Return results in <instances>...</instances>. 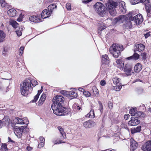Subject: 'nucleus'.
Listing matches in <instances>:
<instances>
[{"instance_id":"nucleus-22","label":"nucleus","mask_w":151,"mask_h":151,"mask_svg":"<svg viewBox=\"0 0 151 151\" xmlns=\"http://www.w3.org/2000/svg\"><path fill=\"white\" fill-rule=\"evenodd\" d=\"M46 96L45 94H42L38 101L39 105H41L45 100Z\"/></svg>"},{"instance_id":"nucleus-37","label":"nucleus","mask_w":151,"mask_h":151,"mask_svg":"<svg viewBox=\"0 0 151 151\" xmlns=\"http://www.w3.org/2000/svg\"><path fill=\"white\" fill-rule=\"evenodd\" d=\"M58 128L63 138H65L66 137V136L65 134L63 132V129L60 127H58Z\"/></svg>"},{"instance_id":"nucleus-20","label":"nucleus","mask_w":151,"mask_h":151,"mask_svg":"<svg viewBox=\"0 0 151 151\" xmlns=\"http://www.w3.org/2000/svg\"><path fill=\"white\" fill-rule=\"evenodd\" d=\"M145 9L148 17H151V5L150 4L145 6Z\"/></svg>"},{"instance_id":"nucleus-24","label":"nucleus","mask_w":151,"mask_h":151,"mask_svg":"<svg viewBox=\"0 0 151 151\" xmlns=\"http://www.w3.org/2000/svg\"><path fill=\"white\" fill-rule=\"evenodd\" d=\"M6 35L3 31L0 30V42H3L4 40Z\"/></svg>"},{"instance_id":"nucleus-46","label":"nucleus","mask_w":151,"mask_h":151,"mask_svg":"<svg viewBox=\"0 0 151 151\" xmlns=\"http://www.w3.org/2000/svg\"><path fill=\"white\" fill-rule=\"evenodd\" d=\"M23 121L24 122L23 124H27L29 123V121L26 117L23 118Z\"/></svg>"},{"instance_id":"nucleus-19","label":"nucleus","mask_w":151,"mask_h":151,"mask_svg":"<svg viewBox=\"0 0 151 151\" xmlns=\"http://www.w3.org/2000/svg\"><path fill=\"white\" fill-rule=\"evenodd\" d=\"M134 69L135 72L139 73L142 70V65L140 63H137L134 67Z\"/></svg>"},{"instance_id":"nucleus-23","label":"nucleus","mask_w":151,"mask_h":151,"mask_svg":"<svg viewBox=\"0 0 151 151\" xmlns=\"http://www.w3.org/2000/svg\"><path fill=\"white\" fill-rule=\"evenodd\" d=\"M145 116V114L143 112L141 111H137L135 114L134 117L135 118L141 117L143 118Z\"/></svg>"},{"instance_id":"nucleus-38","label":"nucleus","mask_w":151,"mask_h":151,"mask_svg":"<svg viewBox=\"0 0 151 151\" xmlns=\"http://www.w3.org/2000/svg\"><path fill=\"white\" fill-rule=\"evenodd\" d=\"M137 112L136 108H134L130 110L129 113L131 114L132 116H135V114H136Z\"/></svg>"},{"instance_id":"nucleus-39","label":"nucleus","mask_w":151,"mask_h":151,"mask_svg":"<svg viewBox=\"0 0 151 151\" xmlns=\"http://www.w3.org/2000/svg\"><path fill=\"white\" fill-rule=\"evenodd\" d=\"M125 25L127 28H130L132 27V24L130 21H127L125 23Z\"/></svg>"},{"instance_id":"nucleus-5","label":"nucleus","mask_w":151,"mask_h":151,"mask_svg":"<svg viewBox=\"0 0 151 151\" xmlns=\"http://www.w3.org/2000/svg\"><path fill=\"white\" fill-rule=\"evenodd\" d=\"M94 9L97 13L100 15L105 13V8L103 4L100 2L96 3L94 5Z\"/></svg>"},{"instance_id":"nucleus-18","label":"nucleus","mask_w":151,"mask_h":151,"mask_svg":"<svg viewBox=\"0 0 151 151\" xmlns=\"http://www.w3.org/2000/svg\"><path fill=\"white\" fill-rule=\"evenodd\" d=\"M17 11L14 9H11L7 11V13L9 16L12 17H14L16 15Z\"/></svg>"},{"instance_id":"nucleus-60","label":"nucleus","mask_w":151,"mask_h":151,"mask_svg":"<svg viewBox=\"0 0 151 151\" xmlns=\"http://www.w3.org/2000/svg\"><path fill=\"white\" fill-rule=\"evenodd\" d=\"M24 47H21L20 48L19 50L20 51H22L21 55H22L23 53V50H24Z\"/></svg>"},{"instance_id":"nucleus-48","label":"nucleus","mask_w":151,"mask_h":151,"mask_svg":"<svg viewBox=\"0 0 151 151\" xmlns=\"http://www.w3.org/2000/svg\"><path fill=\"white\" fill-rule=\"evenodd\" d=\"M66 7L68 10H70L71 9V6L70 4L69 3L66 4Z\"/></svg>"},{"instance_id":"nucleus-53","label":"nucleus","mask_w":151,"mask_h":151,"mask_svg":"<svg viewBox=\"0 0 151 151\" xmlns=\"http://www.w3.org/2000/svg\"><path fill=\"white\" fill-rule=\"evenodd\" d=\"M100 84L102 86H104L106 84V81L105 80H101L100 82Z\"/></svg>"},{"instance_id":"nucleus-3","label":"nucleus","mask_w":151,"mask_h":151,"mask_svg":"<svg viewBox=\"0 0 151 151\" xmlns=\"http://www.w3.org/2000/svg\"><path fill=\"white\" fill-rule=\"evenodd\" d=\"M123 50L122 45L114 43L109 48V52L114 58H117L120 55L121 52Z\"/></svg>"},{"instance_id":"nucleus-27","label":"nucleus","mask_w":151,"mask_h":151,"mask_svg":"<svg viewBox=\"0 0 151 151\" xmlns=\"http://www.w3.org/2000/svg\"><path fill=\"white\" fill-rule=\"evenodd\" d=\"M9 119L8 117L6 116L4 117L2 120V121H1L3 123V126L6 124H9Z\"/></svg>"},{"instance_id":"nucleus-16","label":"nucleus","mask_w":151,"mask_h":151,"mask_svg":"<svg viewBox=\"0 0 151 151\" xmlns=\"http://www.w3.org/2000/svg\"><path fill=\"white\" fill-rule=\"evenodd\" d=\"M101 61L102 63L105 64H107L109 63V58L107 55H104L102 56Z\"/></svg>"},{"instance_id":"nucleus-56","label":"nucleus","mask_w":151,"mask_h":151,"mask_svg":"<svg viewBox=\"0 0 151 151\" xmlns=\"http://www.w3.org/2000/svg\"><path fill=\"white\" fill-rule=\"evenodd\" d=\"M129 116L130 115L129 114H126L124 115V117L125 119L127 120Z\"/></svg>"},{"instance_id":"nucleus-15","label":"nucleus","mask_w":151,"mask_h":151,"mask_svg":"<svg viewBox=\"0 0 151 151\" xmlns=\"http://www.w3.org/2000/svg\"><path fill=\"white\" fill-rule=\"evenodd\" d=\"M119 8L123 13L126 12V6H125V3L124 1H121L119 4Z\"/></svg>"},{"instance_id":"nucleus-35","label":"nucleus","mask_w":151,"mask_h":151,"mask_svg":"<svg viewBox=\"0 0 151 151\" xmlns=\"http://www.w3.org/2000/svg\"><path fill=\"white\" fill-rule=\"evenodd\" d=\"M10 24L14 28H16L18 27V24L14 20H11L10 21Z\"/></svg>"},{"instance_id":"nucleus-26","label":"nucleus","mask_w":151,"mask_h":151,"mask_svg":"<svg viewBox=\"0 0 151 151\" xmlns=\"http://www.w3.org/2000/svg\"><path fill=\"white\" fill-rule=\"evenodd\" d=\"M14 121L16 124H23L24 122L23 121V118L21 119L18 117H17L14 119Z\"/></svg>"},{"instance_id":"nucleus-63","label":"nucleus","mask_w":151,"mask_h":151,"mask_svg":"<svg viewBox=\"0 0 151 151\" xmlns=\"http://www.w3.org/2000/svg\"><path fill=\"white\" fill-rule=\"evenodd\" d=\"M8 139L9 142H11L12 143H14L15 142L13 140H12L11 138L10 137H9Z\"/></svg>"},{"instance_id":"nucleus-52","label":"nucleus","mask_w":151,"mask_h":151,"mask_svg":"<svg viewBox=\"0 0 151 151\" xmlns=\"http://www.w3.org/2000/svg\"><path fill=\"white\" fill-rule=\"evenodd\" d=\"M150 33L151 32H147L146 34H144L145 37V38H147V37H148L149 36H150Z\"/></svg>"},{"instance_id":"nucleus-11","label":"nucleus","mask_w":151,"mask_h":151,"mask_svg":"<svg viewBox=\"0 0 151 151\" xmlns=\"http://www.w3.org/2000/svg\"><path fill=\"white\" fill-rule=\"evenodd\" d=\"M134 52L139 51L140 52L143 50L145 48V46L142 44H135L134 45Z\"/></svg>"},{"instance_id":"nucleus-58","label":"nucleus","mask_w":151,"mask_h":151,"mask_svg":"<svg viewBox=\"0 0 151 151\" xmlns=\"http://www.w3.org/2000/svg\"><path fill=\"white\" fill-rule=\"evenodd\" d=\"M26 149L28 151H31L32 149V147L29 146H28L27 147Z\"/></svg>"},{"instance_id":"nucleus-28","label":"nucleus","mask_w":151,"mask_h":151,"mask_svg":"<svg viewBox=\"0 0 151 151\" xmlns=\"http://www.w3.org/2000/svg\"><path fill=\"white\" fill-rule=\"evenodd\" d=\"M120 78L117 77L114 78L113 79V82L114 84L116 86H119L120 85V83H119Z\"/></svg>"},{"instance_id":"nucleus-7","label":"nucleus","mask_w":151,"mask_h":151,"mask_svg":"<svg viewBox=\"0 0 151 151\" xmlns=\"http://www.w3.org/2000/svg\"><path fill=\"white\" fill-rule=\"evenodd\" d=\"M130 19L132 21H134L137 25L140 24L143 21V17L140 14H139Z\"/></svg>"},{"instance_id":"nucleus-21","label":"nucleus","mask_w":151,"mask_h":151,"mask_svg":"<svg viewBox=\"0 0 151 151\" xmlns=\"http://www.w3.org/2000/svg\"><path fill=\"white\" fill-rule=\"evenodd\" d=\"M68 95H69L70 98L71 99L76 98L78 96V94L77 93L72 91H68Z\"/></svg>"},{"instance_id":"nucleus-17","label":"nucleus","mask_w":151,"mask_h":151,"mask_svg":"<svg viewBox=\"0 0 151 151\" xmlns=\"http://www.w3.org/2000/svg\"><path fill=\"white\" fill-rule=\"evenodd\" d=\"M116 63L118 65V67L121 69L122 68L124 65V62L122 59H117Z\"/></svg>"},{"instance_id":"nucleus-43","label":"nucleus","mask_w":151,"mask_h":151,"mask_svg":"<svg viewBox=\"0 0 151 151\" xmlns=\"http://www.w3.org/2000/svg\"><path fill=\"white\" fill-rule=\"evenodd\" d=\"M134 58V60H137L139 58V55L137 53H135L133 55Z\"/></svg>"},{"instance_id":"nucleus-33","label":"nucleus","mask_w":151,"mask_h":151,"mask_svg":"<svg viewBox=\"0 0 151 151\" xmlns=\"http://www.w3.org/2000/svg\"><path fill=\"white\" fill-rule=\"evenodd\" d=\"M99 24L101 25H103V26H101L99 27L98 32L99 34L100 35L101 34V32L104 29H105L106 28V27L105 26H104L103 25L104 23L102 22H101L100 23H99Z\"/></svg>"},{"instance_id":"nucleus-8","label":"nucleus","mask_w":151,"mask_h":151,"mask_svg":"<svg viewBox=\"0 0 151 151\" xmlns=\"http://www.w3.org/2000/svg\"><path fill=\"white\" fill-rule=\"evenodd\" d=\"M123 68L124 71L127 76L131 75L132 69V65L129 63L126 64Z\"/></svg>"},{"instance_id":"nucleus-42","label":"nucleus","mask_w":151,"mask_h":151,"mask_svg":"<svg viewBox=\"0 0 151 151\" xmlns=\"http://www.w3.org/2000/svg\"><path fill=\"white\" fill-rule=\"evenodd\" d=\"M113 89L116 91H119L121 89L122 86L121 85L119 86H114Z\"/></svg>"},{"instance_id":"nucleus-32","label":"nucleus","mask_w":151,"mask_h":151,"mask_svg":"<svg viewBox=\"0 0 151 151\" xmlns=\"http://www.w3.org/2000/svg\"><path fill=\"white\" fill-rule=\"evenodd\" d=\"M42 91L41 90L38 91L37 94L35 96L34 99L31 101L32 102H35L37 101L39 98L40 94Z\"/></svg>"},{"instance_id":"nucleus-40","label":"nucleus","mask_w":151,"mask_h":151,"mask_svg":"<svg viewBox=\"0 0 151 151\" xmlns=\"http://www.w3.org/2000/svg\"><path fill=\"white\" fill-rule=\"evenodd\" d=\"M98 103L99 104V110L100 111L101 114H102L103 112V107L102 103L100 101H99Z\"/></svg>"},{"instance_id":"nucleus-44","label":"nucleus","mask_w":151,"mask_h":151,"mask_svg":"<svg viewBox=\"0 0 151 151\" xmlns=\"http://www.w3.org/2000/svg\"><path fill=\"white\" fill-rule=\"evenodd\" d=\"M0 3L1 6L3 7L6 6V3L4 0H0Z\"/></svg>"},{"instance_id":"nucleus-49","label":"nucleus","mask_w":151,"mask_h":151,"mask_svg":"<svg viewBox=\"0 0 151 151\" xmlns=\"http://www.w3.org/2000/svg\"><path fill=\"white\" fill-rule=\"evenodd\" d=\"M60 92L63 95H68V91H67L65 90L61 91Z\"/></svg>"},{"instance_id":"nucleus-62","label":"nucleus","mask_w":151,"mask_h":151,"mask_svg":"<svg viewBox=\"0 0 151 151\" xmlns=\"http://www.w3.org/2000/svg\"><path fill=\"white\" fill-rule=\"evenodd\" d=\"M40 140L41 142H43L45 141V139L42 137H40Z\"/></svg>"},{"instance_id":"nucleus-64","label":"nucleus","mask_w":151,"mask_h":151,"mask_svg":"<svg viewBox=\"0 0 151 151\" xmlns=\"http://www.w3.org/2000/svg\"><path fill=\"white\" fill-rule=\"evenodd\" d=\"M83 2L84 4H86L90 2V1L89 0H83Z\"/></svg>"},{"instance_id":"nucleus-47","label":"nucleus","mask_w":151,"mask_h":151,"mask_svg":"<svg viewBox=\"0 0 151 151\" xmlns=\"http://www.w3.org/2000/svg\"><path fill=\"white\" fill-rule=\"evenodd\" d=\"M134 15L133 12H129L127 14V16L129 18V19L130 21H131V19L132 17H134L133 16Z\"/></svg>"},{"instance_id":"nucleus-36","label":"nucleus","mask_w":151,"mask_h":151,"mask_svg":"<svg viewBox=\"0 0 151 151\" xmlns=\"http://www.w3.org/2000/svg\"><path fill=\"white\" fill-rule=\"evenodd\" d=\"M140 3H143L145 6L150 4L149 0H139Z\"/></svg>"},{"instance_id":"nucleus-14","label":"nucleus","mask_w":151,"mask_h":151,"mask_svg":"<svg viewBox=\"0 0 151 151\" xmlns=\"http://www.w3.org/2000/svg\"><path fill=\"white\" fill-rule=\"evenodd\" d=\"M145 151H151V140L147 142L143 146Z\"/></svg>"},{"instance_id":"nucleus-55","label":"nucleus","mask_w":151,"mask_h":151,"mask_svg":"<svg viewBox=\"0 0 151 151\" xmlns=\"http://www.w3.org/2000/svg\"><path fill=\"white\" fill-rule=\"evenodd\" d=\"M44 146V143L43 142H40L38 145V147L39 148H40L42 147H43Z\"/></svg>"},{"instance_id":"nucleus-13","label":"nucleus","mask_w":151,"mask_h":151,"mask_svg":"<svg viewBox=\"0 0 151 151\" xmlns=\"http://www.w3.org/2000/svg\"><path fill=\"white\" fill-rule=\"evenodd\" d=\"M29 20L34 22H39L42 21L40 16H32L29 17Z\"/></svg>"},{"instance_id":"nucleus-10","label":"nucleus","mask_w":151,"mask_h":151,"mask_svg":"<svg viewBox=\"0 0 151 151\" xmlns=\"http://www.w3.org/2000/svg\"><path fill=\"white\" fill-rule=\"evenodd\" d=\"M140 123V121L134 117H132L131 120L128 122L129 126H133L137 125Z\"/></svg>"},{"instance_id":"nucleus-2","label":"nucleus","mask_w":151,"mask_h":151,"mask_svg":"<svg viewBox=\"0 0 151 151\" xmlns=\"http://www.w3.org/2000/svg\"><path fill=\"white\" fill-rule=\"evenodd\" d=\"M31 80L28 78L24 80L22 84L21 85V92L22 95L25 96L31 92L32 90V88Z\"/></svg>"},{"instance_id":"nucleus-29","label":"nucleus","mask_w":151,"mask_h":151,"mask_svg":"<svg viewBox=\"0 0 151 151\" xmlns=\"http://www.w3.org/2000/svg\"><path fill=\"white\" fill-rule=\"evenodd\" d=\"M47 13H48L47 9H45L42 12L41 16L42 19H45L48 17V16L46 14Z\"/></svg>"},{"instance_id":"nucleus-1","label":"nucleus","mask_w":151,"mask_h":151,"mask_svg":"<svg viewBox=\"0 0 151 151\" xmlns=\"http://www.w3.org/2000/svg\"><path fill=\"white\" fill-rule=\"evenodd\" d=\"M64 98L60 95H57L52 99L51 108L54 114L58 116L66 115L69 111L64 107Z\"/></svg>"},{"instance_id":"nucleus-59","label":"nucleus","mask_w":151,"mask_h":151,"mask_svg":"<svg viewBox=\"0 0 151 151\" xmlns=\"http://www.w3.org/2000/svg\"><path fill=\"white\" fill-rule=\"evenodd\" d=\"M32 83V86H35L36 85L38 84V83L37 82V81H34V82L33 83Z\"/></svg>"},{"instance_id":"nucleus-41","label":"nucleus","mask_w":151,"mask_h":151,"mask_svg":"<svg viewBox=\"0 0 151 151\" xmlns=\"http://www.w3.org/2000/svg\"><path fill=\"white\" fill-rule=\"evenodd\" d=\"M83 95L86 97H89L91 96V94L88 91H83Z\"/></svg>"},{"instance_id":"nucleus-50","label":"nucleus","mask_w":151,"mask_h":151,"mask_svg":"<svg viewBox=\"0 0 151 151\" xmlns=\"http://www.w3.org/2000/svg\"><path fill=\"white\" fill-rule=\"evenodd\" d=\"M1 147L2 148H3L5 151L7 149V145L5 144H2L1 146Z\"/></svg>"},{"instance_id":"nucleus-9","label":"nucleus","mask_w":151,"mask_h":151,"mask_svg":"<svg viewBox=\"0 0 151 151\" xmlns=\"http://www.w3.org/2000/svg\"><path fill=\"white\" fill-rule=\"evenodd\" d=\"M130 150L131 151H134L138 146L137 142L134 140L133 138H131L130 139Z\"/></svg>"},{"instance_id":"nucleus-61","label":"nucleus","mask_w":151,"mask_h":151,"mask_svg":"<svg viewBox=\"0 0 151 151\" xmlns=\"http://www.w3.org/2000/svg\"><path fill=\"white\" fill-rule=\"evenodd\" d=\"M16 33L18 36H20L22 35V32L19 31H16Z\"/></svg>"},{"instance_id":"nucleus-6","label":"nucleus","mask_w":151,"mask_h":151,"mask_svg":"<svg viewBox=\"0 0 151 151\" xmlns=\"http://www.w3.org/2000/svg\"><path fill=\"white\" fill-rule=\"evenodd\" d=\"M27 128V126L19 127H16L14 128V132L17 137L20 138L22 137V132H24L25 130H26V129Z\"/></svg>"},{"instance_id":"nucleus-51","label":"nucleus","mask_w":151,"mask_h":151,"mask_svg":"<svg viewBox=\"0 0 151 151\" xmlns=\"http://www.w3.org/2000/svg\"><path fill=\"white\" fill-rule=\"evenodd\" d=\"M141 56L142 57V59L145 60L146 58V53L145 52L141 53Z\"/></svg>"},{"instance_id":"nucleus-4","label":"nucleus","mask_w":151,"mask_h":151,"mask_svg":"<svg viewBox=\"0 0 151 151\" xmlns=\"http://www.w3.org/2000/svg\"><path fill=\"white\" fill-rule=\"evenodd\" d=\"M118 4L113 1H111L106 4L107 10L110 14L112 16H115L116 15L115 9L118 6Z\"/></svg>"},{"instance_id":"nucleus-45","label":"nucleus","mask_w":151,"mask_h":151,"mask_svg":"<svg viewBox=\"0 0 151 151\" xmlns=\"http://www.w3.org/2000/svg\"><path fill=\"white\" fill-rule=\"evenodd\" d=\"M130 2L132 4H136L140 2L139 0H131Z\"/></svg>"},{"instance_id":"nucleus-30","label":"nucleus","mask_w":151,"mask_h":151,"mask_svg":"<svg viewBox=\"0 0 151 151\" xmlns=\"http://www.w3.org/2000/svg\"><path fill=\"white\" fill-rule=\"evenodd\" d=\"M94 113L93 110L91 109L90 112L86 115V117L91 118H93L94 117Z\"/></svg>"},{"instance_id":"nucleus-54","label":"nucleus","mask_w":151,"mask_h":151,"mask_svg":"<svg viewBox=\"0 0 151 151\" xmlns=\"http://www.w3.org/2000/svg\"><path fill=\"white\" fill-rule=\"evenodd\" d=\"M109 107L110 109H112L113 107V104L111 101H109L108 103Z\"/></svg>"},{"instance_id":"nucleus-12","label":"nucleus","mask_w":151,"mask_h":151,"mask_svg":"<svg viewBox=\"0 0 151 151\" xmlns=\"http://www.w3.org/2000/svg\"><path fill=\"white\" fill-rule=\"evenodd\" d=\"M95 125V122L91 120L86 121L83 123V126L86 128L93 127Z\"/></svg>"},{"instance_id":"nucleus-25","label":"nucleus","mask_w":151,"mask_h":151,"mask_svg":"<svg viewBox=\"0 0 151 151\" xmlns=\"http://www.w3.org/2000/svg\"><path fill=\"white\" fill-rule=\"evenodd\" d=\"M141 127L140 126H138L136 128H134L133 129H132L131 131L132 134L135 133L136 132H140L141 130Z\"/></svg>"},{"instance_id":"nucleus-34","label":"nucleus","mask_w":151,"mask_h":151,"mask_svg":"<svg viewBox=\"0 0 151 151\" xmlns=\"http://www.w3.org/2000/svg\"><path fill=\"white\" fill-rule=\"evenodd\" d=\"M56 7V5L55 4H51L48 7V9L50 12L52 13V10L54 8H55Z\"/></svg>"},{"instance_id":"nucleus-31","label":"nucleus","mask_w":151,"mask_h":151,"mask_svg":"<svg viewBox=\"0 0 151 151\" xmlns=\"http://www.w3.org/2000/svg\"><path fill=\"white\" fill-rule=\"evenodd\" d=\"M116 21L121 22H123L125 19V17L123 15H121L116 18Z\"/></svg>"},{"instance_id":"nucleus-57","label":"nucleus","mask_w":151,"mask_h":151,"mask_svg":"<svg viewBox=\"0 0 151 151\" xmlns=\"http://www.w3.org/2000/svg\"><path fill=\"white\" fill-rule=\"evenodd\" d=\"M53 142L54 144H59L62 143L61 142V141H57V140H56L55 141L54 140Z\"/></svg>"}]
</instances>
